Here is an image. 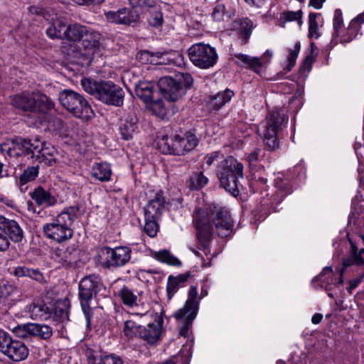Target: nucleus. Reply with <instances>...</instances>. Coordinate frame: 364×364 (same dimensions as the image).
<instances>
[{
  "label": "nucleus",
  "mask_w": 364,
  "mask_h": 364,
  "mask_svg": "<svg viewBox=\"0 0 364 364\" xmlns=\"http://www.w3.org/2000/svg\"><path fill=\"white\" fill-rule=\"evenodd\" d=\"M193 223L197 230V239L205 255L210 254L213 232L221 237L232 233L233 220L228 209L220 206L198 208L193 214Z\"/></svg>",
  "instance_id": "nucleus-1"
},
{
  "label": "nucleus",
  "mask_w": 364,
  "mask_h": 364,
  "mask_svg": "<svg viewBox=\"0 0 364 364\" xmlns=\"http://www.w3.org/2000/svg\"><path fill=\"white\" fill-rule=\"evenodd\" d=\"M83 90L107 105L121 107L124 102V92L112 81H97L90 78H82Z\"/></svg>",
  "instance_id": "nucleus-2"
},
{
  "label": "nucleus",
  "mask_w": 364,
  "mask_h": 364,
  "mask_svg": "<svg viewBox=\"0 0 364 364\" xmlns=\"http://www.w3.org/2000/svg\"><path fill=\"white\" fill-rule=\"evenodd\" d=\"M78 212V206H70L65 208L50 223L43 225L44 235L58 243L70 240L73 235L71 226L77 218Z\"/></svg>",
  "instance_id": "nucleus-3"
},
{
  "label": "nucleus",
  "mask_w": 364,
  "mask_h": 364,
  "mask_svg": "<svg viewBox=\"0 0 364 364\" xmlns=\"http://www.w3.org/2000/svg\"><path fill=\"white\" fill-rule=\"evenodd\" d=\"M217 176L220 186L232 196L239 194L240 180L243 179V165L234 157L229 156L220 162Z\"/></svg>",
  "instance_id": "nucleus-4"
},
{
  "label": "nucleus",
  "mask_w": 364,
  "mask_h": 364,
  "mask_svg": "<svg viewBox=\"0 0 364 364\" xmlns=\"http://www.w3.org/2000/svg\"><path fill=\"white\" fill-rule=\"evenodd\" d=\"M11 105L23 112L42 116L54 109L53 102L47 95L40 92H23L14 95Z\"/></svg>",
  "instance_id": "nucleus-5"
},
{
  "label": "nucleus",
  "mask_w": 364,
  "mask_h": 364,
  "mask_svg": "<svg viewBox=\"0 0 364 364\" xmlns=\"http://www.w3.org/2000/svg\"><path fill=\"white\" fill-rule=\"evenodd\" d=\"M193 79L188 73H178L175 77L166 76L158 82L159 89L163 97L170 102H175L182 97L193 85Z\"/></svg>",
  "instance_id": "nucleus-6"
},
{
  "label": "nucleus",
  "mask_w": 364,
  "mask_h": 364,
  "mask_svg": "<svg viewBox=\"0 0 364 364\" xmlns=\"http://www.w3.org/2000/svg\"><path fill=\"white\" fill-rule=\"evenodd\" d=\"M105 290L104 284L96 274H88L84 277L79 284V299L80 305L86 318V326L90 327L93 316L90 302L97 293Z\"/></svg>",
  "instance_id": "nucleus-7"
},
{
  "label": "nucleus",
  "mask_w": 364,
  "mask_h": 364,
  "mask_svg": "<svg viewBox=\"0 0 364 364\" xmlns=\"http://www.w3.org/2000/svg\"><path fill=\"white\" fill-rule=\"evenodd\" d=\"M288 119L283 110L274 109L269 113L263 126V141L267 149L274 151L279 148V133L286 127Z\"/></svg>",
  "instance_id": "nucleus-8"
},
{
  "label": "nucleus",
  "mask_w": 364,
  "mask_h": 364,
  "mask_svg": "<svg viewBox=\"0 0 364 364\" xmlns=\"http://www.w3.org/2000/svg\"><path fill=\"white\" fill-rule=\"evenodd\" d=\"M61 105L74 117L89 119L95 113L85 97L72 90H64L59 93Z\"/></svg>",
  "instance_id": "nucleus-9"
},
{
  "label": "nucleus",
  "mask_w": 364,
  "mask_h": 364,
  "mask_svg": "<svg viewBox=\"0 0 364 364\" xmlns=\"http://www.w3.org/2000/svg\"><path fill=\"white\" fill-rule=\"evenodd\" d=\"M198 296L197 288L191 286L188 291V298L183 308L179 309L174 314V317L180 326V336L188 338L189 330L192 326L198 310V302L196 301Z\"/></svg>",
  "instance_id": "nucleus-10"
},
{
  "label": "nucleus",
  "mask_w": 364,
  "mask_h": 364,
  "mask_svg": "<svg viewBox=\"0 0 364 364\" xmlns=\"http://www.w3.org/2000/svg\"><path fill=\"white\" fill-rule=\"evenodd\" d=\"M96 259L104 268L122 266L130 259L131 250L127 247H118L112 249L102 247L97 249Z\"/></svg>",
  "instance_id": "nucleus-11"
},
{
  "label": "nucleus",
  "mask_w": 364,
  "mask_h": 364,
  "mask_svg": "<svg viewBox=\"0 0 364 364\" xmlns=\"http://www.w3.org/2000/svg\"><path fill=\"white\" fill-rule=\"evenodd\" d=\"M101 40L102 36L99 32L87 26L85 33L80 40L84 51L78 49L75 45H70L69 48L63 47V52L70 58H80L93 53L100 47Z\"/></svg>",
  "instance_id": "nucleus-12"
},
{
  "label": "nucleus",
  "mask_w": 364,
  "mask_h": 364,
  "mask_svg": "<svg viewBox=\"0 0 364 364\" xmlns=\"http://www.w3.org/2000/svg\"><path fill=\"white\" fill-rule=\"evenodd\" d=\"M188 53L192 63L202 69L213 67L218 60L215 49L208 44L196 43L188 48Z\"/></svg>",
  "instance_id": "nucleus-13"
},
{
  "label": "nucleus",
  "mask_w": 364,
  "mask_h": 364,
  "mask_svg": "<svg viewBox=\"0 0 364 364\" xmlns=\"http://www.w3.org/2000/svg\"><path fill=\"white\" fill-rule=\"evenodd\" d=\"M105 16L107 21L124 26H132L139 20V14L137 11L125 7L117 11L105 12Z\"/></svg>",
  "instance_id": "nucleus-14"
},
{
  "label": "nucleus",
  "mask_w": 364,
  "mask_h": 364,
  "mask_svg": "<svg viewBox=\"0 0 364 364\" xmlns=\"http://www.w3.org/2000/svg\"><path fill=\"white\" fill-rule=\"evenodd\" d=\"M350 243V250L342 259L339 273L358 271L360 267L364 266V258L360 255L357 246L351 241Z\"/></svg>",
  "instance_id": "nucleus-15"
},
{
  "label": "nucleus",
  "mask_w": 364,
  "mask_h": 364,
  "mask_svg": "<svg viewBox=\"0 0 364 364\" xmlns=\"http://www.w3.org/2000/svg\"><path fill=\"white\" fill-rule=\"evenodd\" d=\"M12 144L14 145V149H17L20 151L16 152V156H27L35 160L36 155L40 153L39 149L41 141L38 138L32 140L31 139L18 136L12 139Z\"/></svg>",
  "instance_id": "nucleus-16"
},
{
  "label": "nucleus",
  "mask_w": 364,
  "mask_h": 364,
  "mask_svg": "<svg viewBox=\"0 0 364 364\" xmlns=\"http://www.w3.org/2000/svg\"><path fill=\"white\" fill-rule=\"evenodd\" d=\"M165 203L164 192L162 191L156 192L144 208V218L160 220L166 208Z\"/></svg>",
  "instance_id": "nucleus-17"
},
{
  "label": "nucleus",
  "mask_w": 364,
  "mask_h": 364,
  "mask_svg": "<svg viewBox=\"0 0 364 364\" xmlns=\"http://www.w3.org/2000/svg\"><path fill=\"white\" fill-rule=\"evenodd\" d=\"M180 135H164L158 139L157 146L164 154L180 156L182 149L179 144Z\"/></svg>",
  "instance_id": "nucleus-18"
},
{
  "label": "nucleus",
  "mask_w": 364,
  "mask_h": 364,
  "mask_svg": "<svg viewBox=\"0 0 364 364\" xmlns=\"http://www.w3.org/2000/svg\"><path fill=\"white\" fill-rule=\"evenodd\" d=\"M163 319L161 318L157 323H149L139 328V336L150 344H154L160 340Z\"/></svg>",
  "instance_id": "nucleus-19"
},
{
  "label": "nucleus",
  "mask_w": 364,
  "mask_h": 364,
  "mask_svg": "<svg viewBox=\"0 0 364 364\" xmlns=\"http://www.w3.org/2000/svg\"><path fill=\"white\" fill-rule=\"evenodd\" d=\"M70 306V300L68 298L59 299L50 307V318L54 321L63 323L69 320V309Z\"/></svg>",
  "instance_id": "nucleus-20"
},
{
  "label": "nucleus",
  "mask_w": 364,
  "mask_h": 364,
  "mask_svg": "<svg viewBox=\"0 0 364 364\" xmlns=\"http://www.w3.org/2000/svg\"><path fill=\"white\" fill-rule=\"evenodd\" d=\"M30 196L38 206L50 207L57 203L56 198L48 190H46L42 186L36 188L30 193Z\"/></svg>",
  "instance_id": "nucleus-21"
},
{
  "label": "nucleus",
  "mask_w": 364,
  "mask_h": 364,
  "mask_svg": "<svg viewBox=\"0 0 364 364\" xmlns=\"http://www.w3.org/2000/svg\"><path fill=\"white\" fill-rule=\"evenodd\" d=\"M29 354V350L26 345L21 341L17 340L14 345L10 348V350L3 355L9 360L13 362H20L25 360Z\"/></svg>",
  "instance_id": "nucleus-22"
},
{
  "label": "nucleus",
  "mask_w": 364,
  "mask_h": 364,
  "mask_svg": "<svg viewBox=\"0 0 364 364\" xmlns=\"http://www.w3.org/2000/svg\"><path fill=\"white\" fill-rule=\"evenodd\" d=\"M277 191L274 194L271 196V205H278L283 198L292 192V189L289 183L282 178H277L274 185Z\"/></svg>",
  "instance_id": "nucleus-23"
},
{
  "label": "nucleus",
  "mask_w": 364,
  "mask_h": 364,
  "mask_svg": "<svg viewBox=\"0 0 364 364\" xmlns=\"http://www.w3.org/2000/svg\"><path fill=\"white\" fill-rule=\"evenodd\" d=\"M234 96V92L230 89L219 92L216 95L208 97L209 106L215 110L220 109L226 103L229 102Z\"/></svg>",
  "instance_id": "nucleus-24"
},
{
  "label": "nucleus",
  "mask_w": 364,
  "mask_h": 364,
  "mask_svg": "<svg viewBox=\"0 0 364 364\" xmlns=\"http://www.w3.org/2000/svg\"><path fill=\"white\" fill-rule=\"evenodd\" d=\"M233 27L240 33L241 44H246L252 33V22L247 18H240L234 21Z\"/></svg>",
  "instance_id": "nucleus-25"
},
{
  "label": "nucleus",
  "mask_w": 364,
  "mask_h": 364,
  "mask_svg": "<svg viewBox=\"0 0 364 364\" xmlns=\"http://www.w3.org/2000/svg\"><path fill=\"white\" fill-rule=\"evenodd\" d=\"M91 175L100 181H109L112 176L110 166L104 162L95 163L91 168Z\"/></svg>",
  "instance_id": "nucleus-26"
},
{
  "label": "nucleus",
  "mask_w": 364,
  "mask_h": 364,
  "mask_svg": "<svg viewBox=\"0 0 364 364\" xmlns=\"http://www.w3.org/2000/svg\"><path fill=\"white\" fill-rule=\"evenodd\" d=\"M154 85L151 82H139L135 86L136 96L145 103L153 101Z\"/></svg>",
  "instance_id": "nucleus-27"
},
{
  "label": "nucleus",
  "mask_w": 364,
  "mask_h": 364,
  "mask_svg": "<svg viewBox=\"0 0 364 364\" xmlns=\"http://www.w3.org/2000/svg\"><path fill=\"white\" fill-rule=\"evenodd\" d=\"M190 274L170 275L168 278L166 292L168 299H171L178 289L187 282Z\"/></svg>",
  "instance_id": "nucleus-28"
},
{
  "label": "nucleus",
  "mask_w": 364,
  "mask_h": 364,
  "mask_svg": "<svg viewBox=\"0 0 364 364\" xmlns=\"http://www.w3.org/2000/svg\"><path fill=\"white\" fill-rule=\"evenodd\" d=\"M235 57L240 61L237 63L240 66H245L256 73H259L262 66V62L258 58L251 57L242 53H235Z\"/></svg>",
  "instance_id": "nucleus-29"
},
{
  "label": "nucleus",
  "mask_w": 364,
  "mask_h": 364,
  "mask_svg": "<svg viewBox=\"0 0 364 364\" xmlns=\"http://www.w3.org/2000/svg\"><path fill=\"white\" fill-rule=\"evenodd\" d=\"M208 179L202 171L192 172L186 181V186L191 191H198L204 187Z\"/></svg>",
  "instance_id": "nucleus-30"
},
{
  "label": "nucleus",
  "mask_w": 364,
  "mask_h": 364,
  "mask_svg": "<svg viewBox=\"0 0 364 364\" xmlns=\"http://www.w3.org/2000/svg\"><path fill=\"white\" fill-rule=\"evenodd\" d=\"M88 364H124L122 359L115 355H95L92 352L87 354Z\"/></svg>",
  "instance_id": "nucleus-31"
},
{
  "label": "nucleus",
  "mask_w": 364,
  "mask_h": 364,
  "mask_svg": "<svg viewBox=\"0 0 364 364\" xmlns=\"http://www.w3.org/2000/svg\"><path fill=\"white\" fill-rule=\"evenodd\" d=\"M137 118L136 115L132 114L124 119V122L119 127L121 136L124 140L132 138V135L136 129Z\"/></svg>",
  "instance_id": "nucleus-32"
},
{
  "label": "nucleus",
  "mask_w": 364,
  "mask_h": 364,
  "mask_svg": "<svg viewBox=\"0 0 364 364\" xmlns=\"http://www.w3.org/2000/svg\"><path fill=\"white\" fill-rule=\"evenodd\" d=\"M86 26L75 23L68 25L65 40L70 42H79L86 31Z\"/></svg>",
  "instance_id": "nucleus-33"
},
{
  "label": "nucleus",
  "mask_w": 364,
  "mask_h": 364,
  "mask_svg": "<svg viewBox=\"0 0 364 364\" xmlns=\"http://www.w3.org/2000/svg\"><path fill=\"white\" fill-rule=\"evenodd\" d=\"M4 231L9 238L15 242H21L23 238V230L19 223L14 220H9Z\"/></svg>",
  "instance_id": "nucleus-34"
},
{
  "label": "nucleus",
  "mask_w": 364,
  "mask_h": 364,
  "mask_svg": "<svg viewBox=\"0 0 364 364\" xmlns=\"http://www.w3.org/2000/svg\"><path fill=\"white\" fill-rule=\"evenodd\" d=\"M198 139L195 134L187 132L183 136H180L179 144L182 149L180 156L184 155L195 149L198 144Z\"/></svg>",
  "instance_id": "nucleus-35"
},
{
  "label": "nucleus",
  "mask_w": 364,
  "mask_h": 364,
  "mask_svg": "<svg viewBox=\"0 0 364 364\" xmlns=\"http://www.w3.org/2000/svg\"><path fill=\"white\" fill-rule=\"evenodd\" d=\"M68 25L63 21L57 19L46 28V34L51 38L65 40Z\"/></svg>",
  "instance_id": "nucleus-36"
},
{
  "label": "nucleus",
  "mask_w": 364,
  "mask_h": 364,
  "mask_svg": "<svg viewBox=\"0 0 364 364\" xmlns=\"http://www.w3.org/2000/svg\"><path fill=\"white\" fill-rule=\"evenodd\" d=\"M31 317L33 319L50 318V308L44 303H33L29 307Z\"/></svg>",
  "instance_id": "nucleus-37"
},
{
  "label": "nucleus",
  "mask_w": 364,
  "mask_h": 364,
  "mask_svg": "<svg viewBox=\"0 0 364 364\" xmlns=\"http://www.w3.org/2000/svg\"><path fill=\"white\" fill-rule=\"evenodd\" d=\"M39 152L36 155L35 161L40 163L44 162L48 166H52L55 163V160L52 158L54 152L53 147L46 146V142H41Z\"/></svg>",
  "instance_id": "nucleus-38"
},
{
  "label": "nucleus",
  "mask_w": 364,
  "mask_h": 364,
  "mask_svg": "<svg viewBox=\"0 0 364 364\" xmlns=\"http://www.w3.org/2000/svg\"><path fill=\"white\" fill-rule=\"evenodd\" d=\"M147 11H149V24L154 28L161 27L164 23V18L160 6L155 2V6L149 8Z\"/></svg>",
  "instance_id": "nucleus-39"
},
{
  "label": "nucleus",
  "mask_w": 364,
  "mask_h": 364,
  "mask_svg": "<svg viewBox=\"0 0 364 364\" xmlns=\"http://www.w3.org/2000/svg\"><path fill=\"white\" fill-rule=\"evenodd\" d=\"M31 336H37L41 339H48L53 335L52 328L45 324L31 323Z\"/></svg>",
  "instance_id": "nucleus-40"
},
{
  "label": "nucleus",
  "mask_w": 364,
  "mask_h": 364,
  "mask_svg": "<svg viewBox=\"0 0 364 364\" xmlns=\"http://www.w3.org/2000/svg\"><path fill=\"white\" fill-rule=\"evenodd\" d=\"M233 15V11L230 9V8L226 9L225 6L221 3H218L216 4L212 13L213 18L217 21H223L225 20V18H227V20H228Z\"/></svg>",
  "instance_id": "nucleus-41"
},
{
  "label": "nucleus",
  "mask_w": 364,
  "mask_h": 364,
  "mask_svg": "<svg viewBox=\"0 0 364 364\" xmlns=\"http://www.w3.org/2000/svg\"><path fill=\"white\" fill-rule=\"evenodd\" d=\"M154 257L157 260L171 266L178 267L181 265V262L169 251L166 250L155 252Z\"/></svg>",
  "instance_id": "nucleus-42"
},
{
  "label": "nucleus",
  "mask_w": 364,
  "mask_h": 364,
  "mask_svg": "<svg viewBox=\"0 0 364 364\" xmlns=\"http://www.w3.org/2000/svg\"><path fill=\"white\" fill-rule=\"evenodd\" d=\"M17 341L16 339H14L9 332L0 328V353L4 354L6 353L12 345H14Z\"/></svg>",
  "instance_id": "nucleus-43"
},
{
  "label": "nucleus",
  "mask_w": 364,
  "mask_h": 364,
  "mask_svg": "<svg viewBox=\"0 0 364 364\" xmlns=\"http://www.w3.org/2000/svg\"><path fill=\"white\" fill-rule=\"evenodd\" d=\"M119 296L121 298L123 304L129 307L136 306L137 297L134 295L131 290L124 287L119 292Z\"/></svg>",
  "instance_id": "nucleus-44"
},
{
  "label": "nucleus",
  "mask_w": 364,
  "mask_h": 364,
  "mask_svg": "<svg viewBox=\"0 0 364 364\" xmlns=\"http://www.w3.org/2000/svg\"><path fill=\"white\" fill-rule=\"evenodd\" d=\"M38 174V166H33L28 167L21 174L19 177V183L20 184L25 185L29 181H32L36 179Z\"/></svg>",
  "instance_id": "nucleus-45"
},
{
  "label": "nucleus",
  "mask_w": 364,
  "mask_h": 364,
  "mask_svg": "<svg viewBox=\"0 0 364 364\" xmlns=\"http://www.w3.org/2000/svg\"><path fill=\"white\" fill-rule=\"evenodd\" d=\"M145 218V225L144 227V232L150 237H154L159 230L158 221L159 219H149Z\"/></svg>",
  "instance_id": "nucleus-46"
},
{
  "label": "nucleus",
  "mask_w": 364,
  "mask_h": 364,
  "mask_svg": "<svg viewBox=\"0 0 364 364\" xmlns=\"http://www.w3.org/2000/svg\"><path fill=\"white\" fill-rule=\"evenodd\" d=\"M319 14L310 13L309 16V38H318L320 36L318 33V23L316 18Z\"/></svg>",
  "instance_id": "nucleus-47"
},
{
  "label": "nucleus",
  "mask_w": 364,
  "mask_h": 364,
  "mask_svg": "<svg viewBox=\"0 0 364 364\" xmlns=\"http://www.w3.org/2000/svg\"><path fill=\"white\" fill-rule=\"evenodd\" d=\"M265 151L262 149H255L247 156V160L250 166H255L259 162L264 160Z\"/></svg>",
  "instance_id": "nucleus-48"
},
{
  "label": "nucleus",
  "mask_w": 364,
  "mask_h": 364,
  "mask_svg": "<svg viewBox=\"0 0 364 364\" xmlns=\"http://www.w3.org/2000/svg\"><path fill=\"white\" fill-rule=\"evenodd\" d=\"M31 323L18 325L12 330L13 333L20 338H28L31 337Z\"/></svg>",
  "instance_id": "nucleus-49"
},
{
  "label": "nucleus",
  "mask_w": 364,
  "mask_h": 364,
  "mask_svg": "<svg viewBox=\"0 0 364 364\" xmlns=\"http://www.w3.org/2000/svg\"><path fill=\"white\" fill-rule=\"evenodd\" d=\"M299 50H300V43L296 42L294 45V49H291L289 50V53L288 55V65L284 68V70L286 73L289 72L292 69V68L294 66Z\"/></svg>",
  "instance_id": "nucleus-50"
},
{
  "label": "nucleus",
  "mask_w": 364,
  "mask_h": 364,
  "mask_svg": "<svg viewBox=\"0 0 364 364\" xmlns=\"http://www.w3.org/2000/svg\"><path fill=\"white\" fill-rule=\"evenodd\" d=\"M16 290L15 287L4 282L0 283V303L4 302Z\"/></svg>",
  "instance_id": "nucleus-51"
},
{
  "label": "nucleus",
  "mask_w": 364,
  "mask_h": 364,
  "mask_svg": "<svg viewBox=\"0 0 364 364\" xmlns=\"http://www.w3.org/2000/svg\"><path fill=\"white\" fill-rule=\"evenodd\" d=\"M141 326H136L135 322L131 320L124 322V333L128 337L139 335Z\"/></svg>",
  "instance_id": "nucleus-52"
},
{
  "label": "nucleus",
  "mask_w": 364,
  "mask_h": 364,
  "mask_svg": "<svg viewBox=\"0 0 364 364\" xmlns=\"http://www.w3.org/2000/svg\"><path fill=\"white\" fill-rule=\"evenodd\" d=\"M130 5L133 8L140 7L148 10L150 7L155 6V0H129Z\"/></svg>",
  "instance_id": "nucleus-53"
},
{
  "label": "nucleus",
  "mask_w": 364,
  "mask_h": 364,
  "mask_svg": "<svg viewBox=\"0 0 364 364\" xmlns=\"http://www.w3.org/2000/svg\"><path fill=\"white\" fill-rule=\"evenodd\" d=\"M301 18V11H286L282 14L280 16V21H300Z\"/></svg>",
  "instance_id": "nucleus-54"
},
{
  "label": "nucleus",
  "mask_w": 364,
  "mask_h": 364,
  "mask_svg": "<svg viewBox=\"0 0 364 364\" xmlns=\"http://www.w3.org/2000/svg\"><path fill=\"white\" fill-rule=\"evenodd\" d=\"M326 274H319L314 278L313 281H320L322 282L321 284V287H323L326 291L328 290L329 286L331 284H334V281H336V278H334L333 276L328 277L327 278H323V276H326Z\"/></svg>",
  "instance_id": "nucleus-55"
},
{
  "label": "nucleus",
  "mask_w": 364,
  "mask_h": 364,
  "mask_svg": "<svg viewBox=\"0 0 364 364\" xmlns=\"http://www.w3.org/2000/svg\"><path fill=\"white\" fill-rule=\"evenodd\" d=\"M343 26L342 12L340 9H336L333 17V29L335 34L338 35V30Z\"/></svg>",
  "instance_id": "nucleus-56"
},
{
  "label": "nucleus",
  "mask_w": 364,
  "mask_h": 364,
  "mask_svg": "<svg viewBox=\"0 0 364 364\" xmlns=\"http://www.w3.org/2000/svg\"><path fill=\"white\" fill-rule=\"evenodd\" d=\"M10 245V242L6 235L0 233V251L6 250Z\"/></svg>",
  "instance_id": "nucleus-57"
},
{
  "label": "nucleus",
  "mask_w": 364,
  "mask_h": 364,
  "mask_svg": "<svg viewBox=\"0 0 364 364\" xmlns=\"http://www.w3.org/2000/svg\"><path fill=\"white\" fill-rule=\"evenodd\" d=\"M364 22V12L359 14L357 17L354 18L349 25V29L355 28L356 29V25L360 24Z\"/></svg>",
  "instance_id": "nucleus-58"
},
{
  "label": "nucleus",
  "mask_w": 364,
  "mask_h": 364,
  "mask_svg": "<svg viewBox=\"0 0 364 364\" xmlns=\"http://www.w3.org/2000/svg\"><path fill=\"white\" fill-rule=\"evenodd\" d=\"M218 156H219L218 151H215L210 154H208L204 159L205 164L208 166H211L213 164V162L218 158Z\"/></svg>",
  "instance_id": "nucleus-59"
},
{
  "label": "nucleus",
  "mask_w": 364,
  "mask_h": 364,
  "mask_svg": "<svg viewBox=\"0 0 364 364\" xmlns=\"http://www.w3.org/2000/svg\"><path fill=\"white\" fill-rule=\"evenodd\" d=\"M363 277L352 279L349 281V287L347 288L348 291L352 294L353 289H355L359 284L362 282Z\"/></svg>",
  "instance_id": "nucleus-60"
},
{
  "label": "nucleus",
  "mask_w": 364,
  "mask_h": 364,
  "mask_svg": "<svg viewBox=\"0 0 364 364\" xmlns=\"http://www.w3.org/2000/svg\"><path fill=\"white\" fill-rule=\"evenodd\" d=\"M16 149H14V145L13 144V148L9 147L8 144H4L1 145V151L2 152H6L9 156H16V153L14 152Z\"/></svg>",
  "instance_id": "nucleus-61"
},
{
  "label": "nucleus",
  "mask_w": 364,
  "mask_h": 364,
  "mask_svg": "<svg viewBox=\"0 0 364 364\" xmlns=\"http://www.w3.org/2000/svg\"><path fill=\"white\" fill-rule=\"evenodd\" d=\"M325 1L326 0H310L309 6H313L316 9H320Z\"/></svg>",
  "instance_id": "nucleus-62"
},
{
  "label": "nucleus",
  "mask_w": 364,
  "mask_h": 364,
  "mask_svg": "<svg viewBox=\"0 0 364 364\" xmlns=\"http://www.w3.org/2000/svg\"><path fill=\"white\" fill-rule=\"evenodd\" d=\"M249 5L255 6L256 7H262L264 4L265 0H245Z\"/></svg>",
  "instance_id": "nucleus-63"
},
{
  "label": "nucleus",
  "mask_w": 364,
  "mask_h": 364,
  "mask_svg": "<svg viewBox=\"0 0 364 364\" xmlns=\"http://www.w3.org/2000/svg\"><path fill=\"white\" fill-rule=\"evenodd\" d=\"M323 318V315L321 314H315L313 315L311 321L314 324H318L321 323V320Z\"/></svg>",
  "instance_id": "nucleus-64"
}]
</instances>
